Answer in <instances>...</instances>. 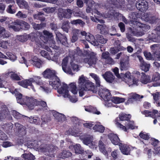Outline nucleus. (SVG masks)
<instances>
[{"label":"nucleus","mask_w":160,"mask_h":160,"mask_svg":"<svg viewBox=\"0 0 160 160\" xmlns=\"http://www.w3.org/2000/svg\"><path fill=\"white\" fill-rule=\"evenodd\" d=\"M96 40L95 42H96L95 43H94V45H97L99 43L104 44L107 42L108 41V39L105 38L103 37V36L101 35L98 34L96 35Z\"/></svg>","instance_id":"nucleus-25"},{"label":"nucleus","mask_w":160,"mask_h":160,"mask_svg":"<svg viewBox=\"0 0 160 160\" xmlns=\"http://www.w3.org/2000/svg\"><path fill=\"white\" fill-rule=\"evenodd\" d=\"M10 78L13 80L19 81L21 80L19 76L17 73H12L10 75Z\"/></svg>","instance_id":"nucleus-60"},{"label":"nucleus","mask_w":160,"mask_h":160,"mask_svg":"<svg viewBox=\"0 0 160 160\" xmlns=\"http://www.w3.org/2000/svg\"><path fill=\"white\" fill-rule=\"evenodd\" d=\"M53 116L58 122L64 121L66 120V117L63 114L54 111L52 112Z\"/></svg>","instance_id":"nucleus-22"},{"label":"nucleus","mask_w":160,"mask_h":160,"mask_svg":"<svg viewBox=\"0 0 160 160\" xmlns=\"http://www.w3.org/2000/svg\"><path fill=\"white\" fill-rule=\"evenodd\" d=\"M150 142L152 145L154 147L157 146L159 142V141L154 138H152L150 140Z\"/></svg>","instance_id":"nucleus-61"},{"label":"nucleus","mask_w":160,"mask_h":160,"mask_svg":"<svg viewBox=\"0 0 160 160\" xmlns=\"http://www.w3.org/2000/svg\"><path fill=\"white\" fill-rule=\"evenodd\" d=\"M44 78L52 79V81L49 82V86L51 85L55 89H58L61 85V82L59 78L56 75V72L54 70H51L50 68H47L42 73Z\"/></svg>","instance_id":"nucleus-1"},{"label":"nucleus","mask_w":160,"mask_h":160,"mask_svg":"<svg viewBox=\"0 0 160 160\" xmlns=\"http://www.w3.org/2000/svg\"><path fill=\"white\" fill-rule=\"evenodd\" d=\"M79 96L82 97L83 96L85 93L88 91L82 86H79Z\"/></svg>","instance_id":"nucleus-58"},{"label":"nucleus","mask_w":160,"mask_h":160,"mask_svg":"<svg viewBox=\"0 0 160 160\" xmlns=\"http://www.w3.org/2000/svg\"><path fill=\"white\" fill-rule=\"evenodd\" d=\"M82 86L87 91H91L93 93H96L97 91V88L95 87L94 83L89 80L86 81Z\"/></svg>","instance_id":"nucleus-13"},{"label":"nucleus","mask_w":160,"mask_h":160,"mask_svg":"<svg viewBox=\"0 0 160 160\" xmlns=\"http://www.w3.org/2000/svg\"><path fill=\"white\" fill-rule=\"evenodd\" d=\"M6 11L7 12L10 14H14L16 12V10L13 5H10L8 6Z\"/></svg>","instance_id":"nucleus-50"},{"label":"nucleus","mask_w":160,"mask_h":160,"mask_svg":"<svg viewBox=\"0 0 160 160\" xmlns=\"http://www.w3.org/2000/svg\"><path fill=\"white\" fill-rule=\"evenodd\" d=\"M32 25L33 28L36 30H38L45 27L46 23L41 22L40 24H37L35 22L32 23Z\"/></svg>","instance_id":"nucleus-41"},{"label":"nucleus","mask_w":160,"mask_h":160,"mask_svg":"<svg viewBox=\"0 0 160 160\" xmlns=\"http://www.w3.org/2000/svg\"><path fill=\"white\" fill-rule=\"evenodd\" d=\"M111 3L117 8H122L125 3L124 0H112Z\"/></svg>","instance_id":"nucleus-34"},{"label":"nucleus","mask_w":160,"mask_h":160,"mask_svg":"<svg viewBox=\"0 0 160 160\" xmlns=\"http://www.w3.org/2000/svg\"><path fill=\"white\" fill-rule=\"evenodd\" d=\"M86 4L87 7L86 11L87 13L90 12L93 9L95 8V6H96L95 2L93 0H90Z\"/></svg>","instance_id":"nucleus-30"},{"label":"nucleus","mask_w":160,"mask_h":160,"mask_svg":"<svg viewBox=\"0 0 160 160\" xmlns=\"http://www.w3.org/2000/svg\"><path fill=\"white\" fill-rule=\"evenodd\" d=\"M152 80L155 82V86H160V74L158 72H156L152 75Z\"/></svg>","instance_id":"nucleus-31"},{"label":"nucleus","mask_w":160,"mask_h":160,"mask_svg":"<svg viewBox=\"0 0 160 160\" xmlns=\"http://www.w3.org/2000/svg\"><path fill=\"white\" fill-rule=\"evenodd\" d=\"M95 131L102 133L104 132L105 128L102 125L99 124H96L92 128Z\"/></svg>","instance_id":"nucleus-44"},{"label":"nucleus","mask_w":160,"mask_h":160,"mask_svg":"<svg viewBox=\"0 0 160 160\" xmlns=\"http://www.w3.org/2000/svg\"><path fill=\"white\" fill-rule=\"evenodd\" d=\"M153 98L156 105L158 107H160V92H157L152 94Z\"/></svg>","instance_id":"nucleus-39"},{"label":"nucleus","mask_w":160,"mask_h":160,"mask_svg":"<svg viewBox=\"0 0 160 160\" xmlns=\"http://www.w3.org/2000/svg\"><path fill=\"white\" fill-rule=\"evenodd\" d=\"M136 6L139 11L144 13L148 8V3L145 0H141L137 2Z\"/></svg>","instance_id":"nucleus-12"},{"label":"nucleus","mask_w":160,"mask_h":160,"mask_svg":"<svg viewBox=\"0 0 160 160\" xmlns=\"http://www.w3.org/2000/svg\"><path fill=\"white\" fill-rule=\"evenodd\" d=\"M141 74L140 81L142 83L146 84L152 81L149 75H146L144 72H142Z\"/></svg>","instance_id":"nucleus-29"},{"label":"nucleus","mask_w":160,"mask_h":160,"mask_svg":"<svg viewBox=\"0 0 160 160\" xmlns=\"http://www.w3.org/2000/svg\"><path fill=\"white\" fill-rule=\"evenodd\" d=\"M83 55L84 54L82 51L78 47H77L75 49L70 52L69 56L72 58L70 64L72 69L74 71L77 70L78 68V65L76 64L73 62V60L77 59L78 58V57H82L83 56Z\"/></svg>","instance_id":"nucleus-4"},{"label":"nucleus","mask_w":160,"mask_h":160,"mask_svg":"<svg viewBox=\"0 0 160 160\" xmlns=\"http://www.w3.org/2000/svg\"><path fill=\"white\" fill-rule=\"evenodd\" d=\"M4 129L7 133L10 132L12 130L13 127L11 123L6 124L4 126Z\"/></svg>","instance_id":"nucleus-55"},{"label":"nucleus","mask_w":160,"mask_h":160,"mask_svg":"<svg viewBox=\"0 0 160 160\" xmlns=\"http://www.w3.org/2000/svg\"><path fill=\"white\" fill-rule=\"evenodd\" d=\"M125 98L117 97H112L110 98V101L115 104H119L125 102Z\"/></svg>","instance_id":"nucleus-35"},{"label":"nucleus","mask_w":160,"mask_h":160,"mask_svg":"<svg viewBox=\"0 0 160 160\" xmlns=\"http://www.w3.org/2000/svg\"><path fill=\"white\" fill-rule=\"evenodd\" d=\"M80 139L82 142L84 144L87 146H88L90 148H96L95 145L93 142L92 141L91 138L90 137H82V136L80 137Z\"/></svg>","instance_id":"nucleus-14"},{"label":"nucleus","mask_w":160,"mask_h":160,"mask_svg":"<svg viewBox=\"0 0 160 160\" xmlns=\"http://www.w3.org/2000/svg\"><path fill=\"white\" fill-rule=\"evenodd\" d=\"M6 54L8 58H8L11 60H12V61H14L17 58L16 56L11 52H7L6 53Z\"/></svg>","instance_id":"nucleus-56"},{"label":"nucleus","mask_w":160,"mask_h":160,"mask_svg":"<svg viewBox=\"0 0 160 160\" xmlns=\"http://www.w3.org/2000/svg\"><path fill=\"white\" fill-rule=\"evenodd\" d=\"M129 17L133 20H135L138 18H141L143 20L151 24L155 23L157 19L156 17L152 16L151 14L140 13L137 12H131L129 14Z\"/></svg>","instance_id":"nucleus-2"},{"label":"nucleus","mask_w":160,"mask_h":160,"mask_svg":"<svg viewBox=\"0 0 160 160\" xmlns=\"http://www.w3.org/2000/svg\"><path fill=\"white\" fill-rule=\"evenodd\" d=\"M69 23V22L68 21H65L62 23V28L63 31H65L66 32H68V29L70 28Z\"/></svg>","instance_id":"nucleus-48"},{"label":"nucleus","mask_w":160,"mask_h":160,"mask_svg":"<svg viewBox=\"0 0 160 160\" xmlns=\"http://www.w3.org/2000/svg\"><path fill=\"white\" fill-rule=\"evenodd\" d=\"M86 111L92 113L93 114L99 115L101 113L100 111H98L97 108L92 106L87 107L85 108Z\"/></svg>","instance_id":"nucleus-38"},{"label":"nucleus","mask_w":160,"mask_h":160,"mask_svg":"<svg viewBox=\"0 0 160 160\" xmlns=\"http://www.w3.org/2000/svg\"><path fill=\"white\" fill-rule=\"evenodd\" d=\"M14 92L15 94L17 102L18 103L21 104L26 105L29 109L30 108H32V106H30L31 103V99H32V98L23 96L21 93L16 90Z\"/></svg>","instance_id":"nucleus-6"},{"label":"nucleus","mask_w":160,"mask_h":160,"mask_svg":"<svg viewBox=\"0 0 160 160\" xmlns=\"http://www.w3.org/2000/svg\"><path fill=\"white\" fill-rule=\"evenodd\" d=\"M50 26L51 29L55 31L56 34V39L58 43H60L62 44L66 45L67 44V38L65 35L62 34L57 31L58 28L56 24L51 23Z\"/></svg>","instance_id":"nucleus-5"},{"label":"nucleus","mask_w":160,"mask_h":160,"mask_svg":"<svg viewBox=\"0 0 160 160\" xmlns=\"http://www.w3.org/2000/svg\"><path fill=\"white\" fill-rule=\"evenodd\" d=\"M68 87L67 84L64 82L62 83V86L58 89V92L60 94H62L63 97L66 98L69 94Z\"/></svg>","instance_id":"nucleus-15"},{"label":"nucleus","mask_w":160,"mask_h":160,"mask_svg":"<svg viewBox=\"0 0 160 160\" xmlns=\"http://www.w3.org/2000/svg\"><path fill=\"white\" fill-rule=\"evenodd\" d=\"M30 61L33 66L37 68H40L42 66V62L36 56H34Z\"/></svg>","instance_id":"nucleus-27"},{"label":"nucleus","mask_w":160,"mask_h":160,"mask_svg":"<svg viewBox=\"0 0 160 160\" xmlns=\"http://www.w3.org/2000/svg\"><path fill=\"white\" fill-rule=\"evenodd\" d=\"M125 123V126L127 127L129 129H134V122L129 120L128 121L126 122Z\"/></svg>","instance_id":"nucleus-52"},{"label":"nucleus","mask_w":160,"mask_h":160,"mask_svg":"<svg viewBox=\"0 0 160 160\" xmlns=\"http://www.w3.org/2000/svg\"><path fill=\"white\" fill-rule=\"evenodd\" d=\"M139 136L141 138L145 140H148L150 138L148 134L144 132H141L139 134Z\"/></svg>","instance_id":"nucleus-57"},{"label":"nucleus","mask_w":160,"mask_h":160,"mask_svg":"<svg viewBox=\"0 0 160 160\" xmlns=\"http://www.w3.org/2000/svg\"><path fill=\"white\" fill-rule=\"evenodd\" d=\"M12 114L15 118L17 119H20L23 117L22 114L15 110L12 111Z\"/></svg>","instance_id":"nucleus-53"},{"label":"nucleus","mask_w":160,"mask_h":160,"mask_svg":"<svg viewBox=\"0 0 160 160\" xmlns=\"http://www.w3.org/2000/svg\"><path fill=\"white\" fill-rule=\"evenodd\" d=\"M28 121L30 123H34L36 125L39 124L40 122V118L39 117L35 116H31L30 117H28Z\"/></svg>","instance_id":"nucleus-36"},{"label":"nucleus","mask_w":160,"mask_h":160,"mask_svg":"<svg viewBox=\"0 0 160 160\" xmlns=\"http://www.w3.org/2000/svg\"><path fill=\"white\" fill-rule=\"evenodd\" d=\"M34 82H35L37 84L40 85V86H43V83L41 81H36L32 78L19 81L17 83L19 85L25 88H27L28 86H30L33 90H34V87L32 84V83Z\"/></svg>","instance_id":"nucleus-8"},{"label":"nucleus","mask_w":160,"mask_h":160,"mask_svg":"<svg viewBox=\"0 0 160 160\" xmlns=\"http://www.w3.org/2000/svg\"><path fill=\"white\" fill-rule=\"evenodd\" d=\"M12 118L11 115L8 109L3 110L0 112V121H2L5 119L11 120Z\"/></svg>","instance_id":"nucleus-20"},{"label":"nucleus","mask_w":160,"mask_h":160,"mask_svg":"<svg viewBox=\"0 0 160 160\" xmlns=\"http://www.w3.org/2000/svg\"><path fill=\"white\" fill-rule=\"evenodd\" d=\"M141 112L142 114L144 115L146 117H150L152 118H155L156 116L155 115L158 113V111L156 110H153L152 112L147 110H145L143 111L142 112Z\"/></svg>","instance_id":"nucleus-26"},{"label":"nucleus","mask_w":160,"mask_h":160,"mask_svg":"<svg viewBox=\"0 0 160 160\" xmlns=\"http://www.w3.org/2000/svg\"><path fill=\"white\" fill-rule=\"evenodd\" d=\"M56 43L55 41L54 40H51L49 42V46L52 48L58 50V49L59 47L56 45Z\"/></svg>","instance_id":"nucleus-62"},{"label":"nucleus","mask_w":160,"mask_h":160,"mask_svg":"<svg viewBox=\"0 0 160 160\" xmlns=\"http://www.w3.org/2000/svg\"><path fill=\"white\" fill-rule=\"evenodd\" d=\"M40 35V32L38 31L36 32H32L28 34V39H29L32 42L35 41L37 42L38 39V37Z\"/></svg>","instance_id":"nucleus-24"},{"label":"nucleus","mask_w":160,"mask_h":160,"mask_svg":"<svg viewBox=\"0 0 160 160\" xmlns=\"http://www.w3.org/2000/svg\"><path fill=\"white\" fill-rule=\"evenodd\" d=\"M85 38L87 41L92 43V44L94 45V43H96L95 41L96 39L94 36L90 33L87 34V35L86 36Z\"/></svg>","instance_id":"nucleus-40"},{"label":"nucleus","mask_w":160,"mask_h":160,"mask_svg":"<svg viewBox=\"0 0 160 160\" xmlns=\"http://www.w3.org/2000/svg\"><path fill=\"white\" fill-rule=\"evenodd\" d=\"M131 24L132 25L131 26L136 30L139 28H141L143 31L146 32L150 29V28L149 26L143 24L137 21L132 20L131 21Z\"/></svg>","instance_id":"nucleus-11"},{"label":"nucleus","mask_w":160,"mask_h":160,"mask_svg":"<svg viewBox=\"0 0 160 160\" xmlns=\"http://www.w3.org/2000/svg\"><path fill=\"white\" fill-rule=\"evenodd\" d=\"M17 38L18 40L22 42H26L28 39V34H24L22 35L17 36Z\"/></svg>","instance_id":"nucleus-49"},{"label":"nucleus","mask_w":160,"mask_h":160,"mask_svg":"<svg viewBox=\"0 0 160 160\" xmlns=\"http://www.w3.org/2000/svg\"><path fill=\"white\" fill-rule=\"evenodd\" d=\"M108 137L112 143L115 145H119L120 140L117 134L113 133H110L108 135Z\"/></svg>","instance_id":"nucleus-17"},{"label":"nucleus","mask_w":160,"mask_h":160,"mask_svg":"<svg viewBox=\"0 0 160 160\" xmlns=\"http://www.w3.org/2000/svg\"><path fill=\"white\" fill-rule=\"evenodd\" d=\"M68 62V59L67 58H64L62 60V69L63 71H65V68H67V64Z\"/></svg>","instance_id":"nucleus-59"},{"label":"nucleus","mask_w":160,"mask_h":160,"mask_svg":"<svg viewBox=\"0 0 160 160\" xmlns=\"http://www.w3.org/2000/svg\"><path fill=\"white\" fill-rule=\"evenodd\" d=\"M88 80H86L83 75L80 77L79 79V86H81L82 85L84 84Z\"/></svg>","instance_id":"nucleus-64"},{"label":"nucleus","mask_w":160,"mask_h":160,"mask_svg":"<svg viewBox=\"0 0 160 160\" xmlns=\"http://www.w3.org/2000/svg\"><path fill=\"white\" fill-rule=\"evenodd\" d=\"M98 94L105 101L106 104L108 106L111 105V104L109 102L110 101L111 93L109 90L106 88H100L98 89Z\"/></svg>","instance_id":"nucleus-9"},{"label":"nucleus","mask_w":160,"mask_h":160,"mask_svg":"<svg viewBox=\"0 0 160 160\" xmlns=\"http://www.w3.org/2000/svg\"><path fill=\"white\" fill-rule=\"evenodd\" d=\"M0 36L3 38L8 37L9 34L6 32L5 28L0 25Z\"/></svg>","instance_id":"nucleus-47"},{"label":"nucleus","mask_w":160,"mask_h":160,"mask_svg":"<svg viewBox=\"0 0 160 160\" xmlns=\"http://www.w3.org/2000/svg\"><path fill=\"white\" fill-rule=\"evenodd\" d=\"M150 48L153 52V54L156 52L159 51L160 49L159 45L158 44L152 45L150 46Z\"/></svg>","instance_id":"nucleus-51"},{"label":"nucleus","mask_w":160,"mask_h":160,"mask_svg":"<svg viewBox=\"0 0 160 160\" xmlns=\"http://www.w3.org/2000/svg\"><path fill=\"white\" fill-rule=\"evenodd\" d=\"M131 116L130 114H127L125 113H122L119 114L118 117L115 119V123L117 127L123 130L125 132L127 131V128L125 126L119 122V121H128L130 120Z\"/></svg>","instance_id":"nucleus-7"},{"label":"nucleus","mask_w":160,"mask_h":160,"mask_svg":"<svg viewBox=\"0 0 160 160\" xmlns=\"http://www.w3.org/2000/svg\"><path fill=\"white\" fill-rule=\"evenodd\" d=\"M97 28L98 30H100L101 33L104 34H106L108 33V29L105 25H101L98 24Z\"/></svg>","instance_id":"nucleus-32"},{"label":"nucleus","mask_w":160,"mask_h":160,"mask_svg":"<svg viewBox=\"0 0 160 160\" xmlns=\"http://www.w3.org/2000/svg\"><path fill=\"white\" fill-rule=\"evenodd\" d=\"M119 146L120 150L123 154L128 155L130 154V148L127 145L120 143Z\"/></svg>","instance_id":"nucleus-21"},{"label":"nucleus","mask_w":160,"mask_h":160,"mask_svg":"<svg viewBox=\"0 0 160 160\" xmlns=\"http://www.w3.org/2000/svg\"><path fill=\"white\" fill-rule=\"evenodd\" d=\"M22 157L24 160H34L35 159L34 156L31 153L23 154Z\"/></svg>","instance_id":"nucleus-43"},{"label":"nucleus","mask_w":160,"mask_h":160,"mask_svg":"<svg viewBox=\"0 0 160 160\" xmlns=\"http://www.w3.org/2000/svg\"><path fill=\"white\" fill-rule=\"evenodd\" d=\"M72 155V153L68 150H63L59 154V157L60 158H66L71 157Z\"/></svg>","instance_id":"nucleus-33"},{"label":"nucleus","mask_w":160,"mask_h":160,"mask_svg":"<svg viewBox=\"0 0 160 160\" xmlns=\"http://www.w3.org/2000/svg\"><path fill=\"white\" fill-rule=\"evenodd\" d=\"M77 86L75 83H71L69 84V90L74 94L77 93Z\"/></svg>","instance_id":"nucleus-45"},{"label":"nucleus","mask_w":160,"mask_h":160,"mask_svg":"<svg viewBox=\"0 0 160 160\" xmlns=\"http://www.w3.org/2000/svg\"><path fill=\"white\" fill-rule=\"evenodd\" d=\"M73 147L76 154H82L84 152V150L79 144H77Z\"/></svg>","instance_id":"nucleus-37"},{"label":"nucleus","mask_w":160,"mask_h":160,"mask_svg":"<svg viewBox=\"0 0 160 160\" xmlns=\"http://www.w3.org/2000/svg\"><path fill=\"white\" fill-rule=\"evenodd\" d=\"M70 23L72 25H77L78 24L80 25H82L84 23V22L82 20L80 19L72 20L71 21Z\"/></svg>","instance_id":"nucleus-54"},{"label":"nucleus","mask_w":160,"mask_h":160,"mask_svg":"<svg viewBox=\"0 0 160 160\" xmlns=\"http://www.w3.org/2000/svg\"><path fill=\"white\" fill-rule=\"evenodd\" d=\"M103 77L107 82L112 83L115 78V77L113 74L110 72H106L103 75Z\"/></svg>","instance_id":"nucleus-23"},{"label":"nucleus","mask_w":160,"mask_h":160,"mask_svg":"<svg viewBox=\"0 0 160 160\" xmlns=\"http://www.w3.org/2000/svg\"><path fill=\"white\" fill-rule=\"evenodd\" d=\"M16 3L19 8L22 9L29 10V6L28 2L24 0H17Z\"/></svg>","instance_id":"nucleus-28"},{"label":"nucleus","mask_w":160,"mask_h":160,"mask_svg":"<svg viewBox=\"0 0 160 160\" xmlns=\"http://www.w3.org/2000/svg\"><path fill=\"white\" fill-rule=\"evenodd\" d=\"M144 55L146 59L148 60H151L152 58V56L151 53L150 52H148L147 51H144Z\"/></svg>","instance_id":"nucleus-63"},{"label":"nucleus","mask_w":160,"mask_h":160,"mask_svg":"<svg viewBox=\"0 0 160 160\" xmlns=\"http://www.w3.org/2000/svg\"><path fill=\"white\" fill-rule=\"evenodd\" d=\"M141 69L145 72H147L149 71L150 68V64H147L145 62H143L140 63Z\"/></svg>","instance_id":"nucleus-46"},{"label":"nucleus","mask_w":160,"mask_h":160,"mask_svg":"<svg viewBox=\"0 0 160 160\" xmlns=\"http://www.w3.org/2000/svg\"><path fill=\"white\" fill-rule=\"evenodd\" d=\"M73 10L70 9H64L59 8L58 10V15L60 20H62L63 18L69 19L71 18Z\"/></svg>","instance_id":"nucleus-10"},{"label":"nucleus","mask_w":160,"mask_h":160,"mask_svg":"<svg viewBox=\"0 0 160 160\" xmlns=\"http://www.w3.org/2000/svg\"><path fill=\"white\" fill-rule=\"evenodd\" d=\"M119 64L120 69L121 71L126 70L129 67V60L128 59L123 58L120 59Z\"/></svg>","instance_id":"nucleus-19"},{"label":"nucleus","mask_w":160,"mask_h":160,"mask_svg":"<svg viewBox=\"0 0 160 160\" xmlns=\"http://www.w3.org/2000/svg\"><path fill=\"white\" fill-rule=\"evenodd\" d=\"M31 103L30 106H32V108H30V109L32 110L34 109L35 106L40 105L43 108H45L47 107V103L46 102L43 101H38L36 99L33 98L31 99Z\"/></svg>","instance_id":"nucleus-18"},{"label":"nucleus","mask_w":160,"mask_h":160,"mask_svg":"<svg viewBox=\"0 0 160 160\" xmlns=\"http://www.w3.org/2000/svg\"><path fill=\"white\" fill-rule=\"evenodd\" d=\"M43 13L39 12L37 14L33 15V17L35 19L40 20L41 22H43L45 20V18L44 16Z\"/></svg>","instance_id":"nucleus-42"},{"label":"nucleus","mask_w":160,"mask_h":160,"mask_svg":"<svg viewBox=\"0 0 160 160\" xmlns=\"http://www.w3.org/2000/svg\"><path fill=\"white\" fill-rule=\"evenodd\" d=\"M11 24L12 25H8V28L12 29L15 31H18L22 29L25 30H28L30 27L29 24L27 22L19 20L12 22Z\"/></svg>","instance_id":"nucleus-3"},{"label":"nucleus","mask_w":160,"mask_h":160,"mask_svg":"<svg viewBox=\"0 0 160 160\" xmlns=\"http://www.w3.org/2000/svg\"><path fill=\"white\" fill-rule=\"evenodd\" d=\"M89 58H86L84 59V61L86 63H88L90 66L96 64L97 60L93 52L90 53Z\"/></svg>","instance_id":"nucleus-16"}]
</instances>
